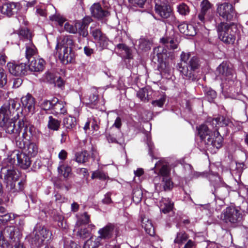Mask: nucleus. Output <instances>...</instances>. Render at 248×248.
I'll return each instance as SVG.
<instances>
[{"mask_svg":"<svg viewBox=\"0 0 248 248\" xmlns=\"http://www.w3.org/2000/svg\"><path fill=\"white\" fill-rule=\"evenodd\" d=\"M73 45V40L70 37H64L62 39L57 40L55 46L56 53L58 54L60 60L64 64L72 62L73 55L71 51Z\"/></svg>","mask_w":248,"mask_h":248,"instance_id":"5","label":"nucleus"},{"mask_svg":"<svg viewBox=\"0 0 248 248\" xmlns=\"http://www.w3.org/2000/svg\"><path fill=\"white\" fill-rule=\"evenodd\" d=\"M206 96L210 102H213L215 98L217 97L216 92L211 88H207L205 90Z\"/></svg>","mask_w":248,"mask_h":248,"instance_id":"50","label":"nucleus"},{"mask_svg":"<svg viewBox=\"0 0 248 248\" xmlns=\"http://www.w3.org/2000/svg\"><path fill=\"white\" fill-rule=\"evenodd\" d=\"M142 226L144 228V230L147 233L151 236H153L155 234L154 228L151 221L147 220L145 223L144 220L142 221Z\"/></svg>","mask_w":248,"mask_h":248,"instance_id":"39","label":"nucleus"},{"mask_svg":"<svg viewBox=\"0 0 248 248\" xmlns=\"http://www.w3.org/2000/svg\"><path fill=\"white\" fill-rule=\"evenodd\" d=\"M79 21L80 22H82V24L88 29L89 25L93 21V19L90 16H86L84 17L82 20Z\"/></svg>","mask_w":248,"mask_h":248,"instance_id":"62","label":"nucleus"},{"mask_svg":"<svg viewBox=\"0 0 248 248\" xmlns=\"http://www.w3.org/2000/svg\"><path fill=\"white\" fill-rule=\"evenodd\" d=\"M16 159V152H14L4 160L2 168H7L8 170L15 169L14 165Z\"/></svg>","mask_w":248,"mask_h":248,"instance_id":"28","label":"nucleus"},{"mask_svg":"<svg viewBox=\"0 0 248 248\" xmlns=\"http://www.w3.org/2000/svg\"><path fill=\"white\" fill-rule=\"evenodd\" d=\"M196 128L200 138L205 143L207 138L213 136L212 131L207 125H199Z\"/></svg>","mask_w":248,"mask_h":248,"instance_id":"23","label":"nucleus"},{"mask_svg":"<svg viewBox=\"0 0 248 248\" xmlns=\"http://www.w3.org/2000/svg\"><path fill=\"white\" fill-rule=\"evenodd\" d=\"M98 232L99 235L96 239L97 240H108L117 235L118 231L116 226L113 224L108 223L103 228L99 229Z\"/></svg>","mask_w":248,"mask_h":248,"instance_id":"12","label":"nucleus"},{"mask_svg":"<svg viewBox=\"0 0 248 248\" xmlns=\"http://www.w3.org/2000/svg\"><path fill=\"white\" fill-rule=\"evenodd\" d=\"M98 99V94L96 92L94 93H91L90 95L86 96L85 100L86 101V103L89 104L96 105Z\"/></svg>","mask_w":248,"mask_h":248,"instance_id":"48","label":"nucleus"},{"mask_svg":"<svg viewBox=\"0 0 248 248\" xmlns=\"http://www.w3.org/2000/svg\"><path fill=\"white\" fill-rule=\"evenodd\" d=\"M181 62L178 64V69L182 74L189 79H195L193 71L200 67L198 58L190 52H183L181 55Z\"/></svg>","mask_w":248,"mask_h":248,"instance_id":"2","label":"nucleus"},{"mask_svg":"<svg viewBox=\"0 0 248 248\" xmlns=\"http://www.w3.org/2000/svg\"><path fill=\"white\" fill-rule=\"evenodd\" d=\"M162 182L165 190H169L172 187V183L170 181V176L163 178Z\"/></svg>","mask_w":248,"mask_h":248,"instance_id":"55","label":"nucleus"},{"mask_svg":"<svg viewBox=\"0 0 248 248\" xmlns=\"http://www.w3.org/2000/svg\"><path fill=\"white\" fill-rule=\"evenodd\" d=\"M59 174H61L64 178H68L71 174V168L68 166L61 165L58 168Z\"/></svg>","mask_w":248,"mask_h":248,"instance_id":"41","label":"nucleus"},{"mask_svg":"<svg viewBox=\"0 0 248 248\" xmlns=\"http://www.w3.org/2000/svg\"><path fill=\"white\" fill-rule=\"evenodd\" d=\"M216 74L217 77L222 81L223 84L228 82L231 84L236 78L232 67L226 62H222L217 67Z\"/></svg>","mask_w":248,"mask_h":248,"instance_id":"9","label":"nucleus"},{"mask_svg":"<svg viewBox=\"0 0 248 248\" xmlns=\"http://www.w3.org/2000/svg\"><path fill=\"white\" fill-rule=\"evenodd\" d=\"M22 107L25 111L33 113L35 111V101L34 98L30 93H27L21 98Z\"/></svg>","mask_w":248,"mask_h":248,"instance_id":"17","label":"nucleus"},{"mask_svg":"<svg viewBox=\"0 0 248 248\" xmlns=\"http://www.w3.org/2000/svg\"><path fill=\"white\" fill-rule=\"evenodd\" d=\"M188 239L187 234L184 232H180L177 233L176 237L174 240V243L182 244Z\"/></svg>","mask_w":248,"mask_h":248,"instance_id":"47","label":"nucleus"},{"mask_svg":"<svg viewBox=\"0 0 248 248\" xmlns=\"http://www.w3.org/2000/svg\"><path fill=\"white\" fill-rule=\"evenodd\" d=\"M13 218L14 215L7 212L3 215H0V223H6Z\"/></svg>","mask_w":248,"mask_h":248,"instance_id":"53","label":"nucleus"},{"mask_svg":"<svg viewBox=\"0 0 248 248\" xmlns=\"http://www.w3.org/2000/svg\"><path fill=\"white\" fill-rule=\"evenodd\" d=\"M217 6V12L223 20L230 22L236 18L237 12L231 3L226 2L219 3Z\"/></svg>","mask_w":248,"mask_h":248,"instance_id":"8","label":"nucleus"},{"mask_svg":"<svg viewBox=\"0 0 248 248\" xmlns=\"http://www.w3.org/2000/svg\"><path fill=\"white\" fill-rule=\"evenodd\" d=\"M142 192L140 190H134L133 193V200L136 202H140L142 198Z\"/></svg>","mask_w":248,"mask_h":248,"instance_id":"59","label":"nucleus"},{"mask_svg":"<svg viewBox=\"0 0 248 248\" xmlns=\"http://www.w3.org/2000/svg\"><path fill=\"white\" fill-rule=\"evenodd\" d=\"M173 207V203L171 202L169 198H164L160 202V210L164 213L166 214L172 210Z\"/></svg>","mask_w":248,"mask_h":248,"instance_id":"27","label":"nucleus"},{"mask_svg":"<svg viewBox=\"0 0 248 248\" xmlns=\"http://www.w3.org/2000/svg\"><path fill=\"white\" fill-rule=\"evenodd\" d=\"M7 75L5 70L0 66V88H3L7 83Z\"/></svg>","mask_w":248,"mask_h":248,"instance_id":"52","label":"nucleus"},{"mask_svg":"<svg viewBox=\"0 0 248 248\" xmlns=\"http://www.w3.org/2000/svg\"><path fill=\"white\" fill-rule=\"evenodd\" d=\"M165 100L166 99L164 97H162L158 100L153 101L152 104L154 107H158L161 108L163 107L164 104L165 103Z\"/></svg>","mask_w":248,"mask_h":248,"instance_id":"61","label":"nucleus"},{"mask_svg":"<svg viewBox=\"0 0 248 248\" xmlns=\"http://www.w3.org/2000/svg\"><path fill=\"white\" fill-rule=\"evenodd\" d=\"M89 155L87 151L77 153L76 154V161L79 163H83L88 161Z\"/></svg>","mask_w":248,"mask_h":248,"instance_id":"40","label":"nucleus"},{"mask_svg":"<svg viewBox=\"0 0 248 248\" xmlns=\"http://www.w3.org/2000/svg\"><path fill=\"white\" fill-rule=\"evenodd\" d=\"M24 150L25 152V153H26V155L28 154L31 156H35L38 151V146L34 143H30L25 148Z\"/></svg>","mask_w":248,"mask_h":248,"instance_id":"36","label":"nucleus"},{"mask_svg":"<svg viewBox=\"0 0 248 248\" xmlns=\"http://www.w3.org/2000/svg\"><path fill=\"white\" fill-rule=\"evenodd\" d=\"M160 42L164 45L170 44V48L174 49L177 48L179 42L176 39H174L171 36H166L161 38Z\"/></svg>","mask_w":248,"mask_h":248,"instance_id":"31","label":"nucleus"},{"mask_svg":"<svg viewBox=\"0 0 248 248\" xmlns=\"http://www.w3.org/2000/svg\"><path fill=\"white\" fill-rule=\"evenodd\" d=\"M207 123H212L213 124H229L232 123L228 119H226L223 116H218L216 118L208 117L206 120Z\"/></svg>","mask_w":248,"mask_h":248,"instance_id":"30","label":"nucleus"},{"mask_svg":"<svg viewBox=\"0 0 248 248\" xmlns=\"http://www.w3.org/2000/svg\"><path fill=\"white\" fill-rule=\"evenodd\" d=\"M75 123H77L75 117L69 116L63 119V124H74Z\"/></svg>","mask_w":248,"mask_h":248,"instance_id":"63","label":"nucleus"},{"mask_svg":"<svg viewBox=\"0 0 248 248\" xmlns=\"http://www.w3.org/2000/svg\"><path fill=\"white\" fill-rule=\"evenodd\" d=\"M218 38L226 45H233L238 32L237 24L222 21L216 27Z\"/></svg>","mask_w":248,"mask_h":248,"instance_id":"3","label":"nucleus"},{"mask_svg":"<svg viewBox=\"0 0 248 248\" xmlns=\"http://www.w3.org/2000/svg\"><path fill=\"white\" fill-rule=\"evenodd\" d=\"M177 11L182 16H187L190 13L189 7L185 3H182L177 5Z\"/></svg>","mask_w":248,"mask_h":248,"instance_id":"42","label":"nucleus"},{"mask_svg":"<svg viewBox=\"0 0 248 248\" xmlns=\"http://www.w3.org/2000/svg\"><path fill=\"white\" fill-rule=\"evenodd\" d=\"M1 176L3 177L8 192L15 193L23 190L24 184L22 181L18 182L17 186H16V182L19 177V173L16 169L8 170L7 168H2Z\"/></svg>","mask_w":248,"mask_h":248,"instance_id":"4","label":"nucleus"},{"mask_svg":"<svg viewBox=\"0 0 248 248\" xmlns=\"http://www.w3.org/2000/svg\"><path fill=\"white\" fill-rule=\"evenodd\" d=\"M139 46L142 50H147L150 49V42L145 39H140L139 40Z\"/></svg>","mask_w":248,"mask_h":248,"instance_id":"54","label":"nucleus"},{"mask_svg":"<svg viewBox=\"0 0 248 248\" xmlns=\"http://www.w3.org/2000/svg\"><path fill=\"white\" fill-rule=\"evenodd\" d=\"M206 14V13L200 11L197 16H195L193 19L192 23L195 25H197L198 26H203L205 21V16Z\"/></svg>","mask_w":248,"mask_h":248,"instance_id":"37","label":"nucleus"},{"mask_svg":"<svg viewBox=\"0 0 248 248\" xmlns=\"http://www.w3.org/2000/svg\"><path fill=\"white\" fill-rule=\"evenodd\" d=\"M179 31L188 36H194L196 34V30L195 27L192 24H187L186 22H183L181 24H179L177 25Z\"/></svg>","mask_w":248,"mask_h":248,"instance_id":"20","label":"nucleus"},{"mask_svg":"<svg viewBox=\"0 0 248 248\" xmlns=\"http://www.w3.org/2000/svg\"><path fill=\"white\" fill-rule=\"evenodd\" d=\"M19 3H22L24 5H22L21 6V11H26L29 7H32L36 3L35 0L28 2L25 0H22L19 2Z\"/></svg>","mask_w":248,"mask_h":248,"instance_id":"56","label":"nucleus"},{"mask_svg":"<svg viewBox=\"0 0 248 248\" xmlns=\"http://www.w3.org/2000/svg\"><path fill=\"white\" fill-rule=\"evenodd\" d=\"M222 220L227 224L235 226L243 220L241 211L234 207H228L223 211L221 215Z\"/></svg>","mask_w":248,"mask_h":248,"instance_id":"6","label":"nucleus"},{"mask_svg":"<svg viewBox=\"0 0 248 248\" xmlns=\"http://www.w3.org/2000/svg\"><path fill=\"white\" fill-rule=\"evenodd\" d=\"M95 246L93 242L91 239H89L86 241L83 246V248H94Z\"/></svg>","mask_w":248,"mask_h":248,"instance_id":"64","label":"nucleus"},{"mask_svg":"<svg viewBox=\"0 0 248 248\" xmlns=\"http://www.w3.org/2000/svg\"><path fill=\"white\" fill-rule=\"evenodd\" d=\"M17 34L20 39L29 41V42L31 41V34L30 31L27 28H21L17 31Z\"/></svg>","mask_w":248,"mask_h":248,"instance_id":"32","label":"nucleus"},{"mask_svg":"<svg viewBox=\"0 0 248 248\" xmlns=\"http://www.w3.org/2000/svg\"><path fill=\"white\" fill-rule=\"evenodd\" d=\"M22 3L18 2H10L3 4L0 6V12L7 16L10 17L21 11V6ZM23 5H24L23 4Z\"/></svg>","mask_w":248,"mask_h":248,"instance_id":"14","label":"nucleus"},{"mask_svg":"<svg viewBox=\"0 0 248 248\" xmlns=\"http://www.w3.org/2000/svg\"><path fill=\"white\" fill-rule=\"evenodd\" d=\"M45 64V61L42 59L33 60L30 62L28 67L31 71L40 72L44 69Z\"/></svg>","mask_w":248,"mask_h":248,"instance_id":"25","label":"nucleus"},{"mask_svg":"<svg viewBox=\"0 0 248 248\" xmlns=\"http://www.w3.org/2000/svg\"><path fill=\"white\" fill-rule=\"evenodd\" d=\"M16 152L18 165L23 169H27L31 164V160L29 156L26 155V153Z\"/></svg>","mask_w":248,"mask_h":248,"instance_id":"21","label":"nucleus"},{"mask_svg":"<svg viewBox=\"0 0 248 248\" xmlns=\"http://www.w3.org/2000/svg\"><path fill=\"white\" fill-rule=\"evenodd\" d=\"M93 17L98 20H104L110 15L108 8H103L99 3H94L90 8Z\"/></svg>","mask_w":248,"mask_h":248,"instance_id":"13","label":"nucleus"},{"mask_svg":"<svg viewBox=\"0 0 248 248\" xmlns=\"http://www.w3.org/2000/svg\"><path fill=\"white\" fill-rule=\"evenodd\" d=\"M55 78L56 77L54 74L51 71H48L43 75L40 80L41 82L52 84L55 83Z\"/></svg>","mask_w":248,"mask_h":248,"instance_id":"35","label":"nucleus"},{"mask_svg":"<svg viewBox=\"0 0 248 248\" xmlns=\"http://www.w3.org/2000/svg\"><path fill=\"white\" fill-rule=\"evenodd\" d=\"M92 179H98L101 181H105L109 179L107 173L102 170H97L92 172Z\"/></svg>","mask_w":248,"mask_h":248,"instance_id":"33","label":"nucleus"},{"mask_svg":"<svg viewBox=\"0 0 248 248\" xmlns=\"http://www.w3.org/2000/svg\"><path fill=\"white\" fill-rule=\"evenodd\" d=\"M137 96L141 100L146 102L149 100L148 94L146 91L144 90H140L137 93Z\"/></svg>","mask_w":248,"mask_h":248,"instance_id":"58","label":"nucleus"},{"mask_svg":"<svg viewBox=\"0 0 248 248\" xmlns=\"http://www.w3.org/2000/svg\"><path fill=\"white\" fill-rule=\"evenodd\" d=\"M201 11L206 13L207 11L211 8V4L207 0H203L201 3Z\"/></svg>","mask_w":248,"mask_h":248,"instance_id":"60","label":"nucleus"},{"mask_svg":"<svg viewBox=\"0 0 248 248\" xmlns=\"http://www.w3.org/2000/svg\"><path fill=\"white\" fill-rule=\"evenodd\" d=\"M90 234V231L87 228L78 229L77 233V236L83 239L89 237Z\"/></svg>","mask_w":248,"mask_h":248,"instance_id":"49","label":"nucleus"},{"mask_svg":"<svg viewBox=\"0 0 248 248\" xmlns=\"http://www.w3.org/2000/svg\"><path fill=\"white\" fill-rule=\"evenodd\" d=\"M90 221V216L88 215L87 213L85 212L78 220L76 224V227L78 228L83 224H88Z\"/></svg>","mask_w":248,"mask_h":248,"instance_id":"43","label":"nucleus"},{"mask_svg":"<svg viewBox=\"0 0 248 248\" xmlns=\"http://www.w3.org/2000/svg\"><path fill=\"white\" fill-rule=\"evenodd\" d=\"M76 33H78L80 36L86 37L88 35V29L80 22V21H76Z\"/></svg>","mask_w":248,"mask_h":248,"instance_id":"34","label":"nucleus"},{"mask_svg":"<svg viewBox=\"0 0 248 248\" xmlns=\"http://www.w3.org/2000/svg\"><path fill=\"white\" fill-rule=\"evenodd\" d=\"M117 48L121 51H124V54L127 59L132 58V53L130 49L124 44H119L117 46Z\"/></svg>","mask_w":248,"mask_h":248,"instance_id":"45","label":"nucleus"},{"mask_svg":"<svg viewBox=\"0 0 248 248\" xmlns=\"http://www.w3.org/2000/svg\"><path fill=\"white\" fill-rule=\"evenodd\" d=\"M7 67L9 72L15 76H22L26 74L28 66L25 63L8 62Z\"/></svg>","mask_w":248,"mask_h":248,"instance_id":"15","label":"nucleus"},{"mask_svg":"<svg viewBox=\"0 0 248 248\" xmlns=\"http://www.w3.org/2000/svg\"><path fill=\"white\" fill-rule=\"evenodd\" d=\"M56 101L55 103L53 104L52 110L53 113L56 114H63L66 113V108H65V103L63 101H59V100L56 98Z\"/></svg>","mask_w":248,"mask_h":248,"instance_id":"26","label":"nucleus"},{"mask_svg":"<svg viewBox=\"0 0 248 248\" xmlns=\"http://www.w3.org/2000/svg\"><path fill=\"white\" fill-rule=\"evenodd\" d=\"M37 50L32 41L26 44V58L29 61L30 59L36 54Z\"/></svg>","mask_w":248,"mask_h":248,"instance_id":"29","label":"nucleus"},{"mask_svg":"<svg viewBox=\"0 0 248 248\" xmlns=\"http://www.w3.org/2000/svg\"><path fill=\"white\" fill-rule=\"evenodd\" d=\"M16 228L14 226H7L3 231L0 232V247L5 248L9 243L16 242L15 237Z\"/></svg>","mask_w":248,"mask_h":248,"instance_id":"11","label":"nucleus"},{"mask_svg":"<svg viewBox=\"0 0 248 248\" xmlns=\"http://www.w3.org/2000/svg\"><path fill=\"white\" fill-rule=\"evenodd\" d=\"M21 125H3L6 132L9 134L15 133L19 134L21 130Z\"/></svg>","mask_w":248,"mask_h":248,"instance_id":"38","label":"nucleus"},{"mask_svg":"<svg viewBox=\"0 0 248 248\" xmlns=\"http://www.w3.org/2000/svg\"><path fill=\"white\" fill-rule=\"evenodd\" d=\"M90 33L93 39L97 41L99 46L102 49L106 48L108 45L109 39L105 34L99 29H94L91 31Z\"/></svg>","mask_w":248,"mask_h":248,"instance_id":"16","label":"nucleus"},{"mask_svg":"<svg viewBox=\"0 0 248 248\" xmlns=\"http://www.w3.org/2000/svg\"><path fill=\"white\" fill-rule=\"evenodd\" d=\"M20 107V103L15 99H10L0 108V124H24L27 119L22 113H16V110Z\"/></svg>","mask_w":248,"mask_h":248,"instance_id":"1","label":"nucleus"},{"mask_svg":"<svg viewBox=\"0 0 248 248\" xmlns=\"http://www.w3.org/2000/svg\"><path fill=\"white\" fill-rule=\"evenodd\" d=\"M217 194L221 199H225L229 194V191L227 188L222 187L216 190Z\"/></svg>","mask_w":248,"mask_h":248,"instance_id":"51","label":"nucleus"},{"mask_svg":"<svg viewBox=\"0 0 248 248\" xmlns=\"http://www.w3.org/2000/svg\"><path fill=\"white\" fill-rule=\"evenodd\" d=\"M64 28L67 32L73 34L76 33L77 29L76 28V23L74 25H73L68 22H66L64 24Z\"/></svg>","mask_w":248,"mask_h":248,"instance_id":"57","label":"nucleus"},{"mask_svg":"<svg viewBox=\"0 0 248 248\" xmlns=\"http://www.w3.org/2000/svg\"><path fill=\"white\" fill-rule=\"evenodd\" d=\"M155 168L159 170L158 174L163 178L170 176V170L167 163L159 161L155 164Z\"/></svg>","mask_w":248,"mask_h":248,"instance_id":"24","label":"nucleus"},{"mask_svg":"<svg viewBox=\"0 0 248 248\" xmlns=\"http://www.w3.org/2000/svg\"><path fill=\"white\" fill-rule=\"evenodd\" d=\"M219 132L214 133V136L209 137L205 140V144L207 145H211L217 149L220 148L222 145L223 138L219 135Z\"/></svg>","mask_w":248,"mask_h":248,"instance_id":"22","label":"nucleus"},{"mask_svg":"<svg viewBox=\"0 0 248 248\" xmlns=\"http://www.w3.org/2000/svg\"><path fill=\"white\" fill-rule=\"evenodd\" d=\"M49 19L51 21L55 22L60 26H62L63 23L66 21L65 18L60 14H55L50 16Z\"/></svg>","mask_w":248,"mask_h":248,"instance_id":"44","label":"nucleus"},{"mask_svg":"<svg viewBox=\"0 0 248 248\" xmlns=\"http://www.w3.org/2000/svg\"><path fill=\"white\" fill-rule=\"evenodd\" d=\"M51 235V233L46 228L37 226L33 232L31 241L37 247H40L46 239L48 241Z\"/></svg>","mask_w":248,"mask_h":248,"instance_id":"10","label":"nucleus"},{"mask_svg":"<svg viewBox=\"0 0 248 248\" xmlns=\"http://www.w3.org/2000/svg\"><path fill=\"white\" fill-rule=\"evenodd\" d=\"M56 98H53L51 100H45L41 104V107L44 110L52 109L53 104L55 103Z\"/></svg>","mask_w":248,"mask_h":248,"instance_id":"46","label":"nucleus"},{"mask_svg":"<svg viewBox=\"0 0 248 248\" xmlns=\"http://www.w3.org/2000/svg\"><path fill=\"white\" fill-rule=\"evenodd\" d=\"M153 58L155 61H157L160 64V67H163V65H166L164 60L167 57V50L164 47L159 46L155 47L153 51Z\"/></svg>","mask_w":248,"mask_h":248,"instance_id":"18","label":"nucleus"},{"mask_svg":"<svg viewBox=\"0 0 248 248\" xmlns=\"http://www.w3.org/2000/svg\"><path fill=\"white\" fill-rule=\"evenodd\" d=\"M36 123L39 124H60L61 123L46 111L39 113L36 117Z\"/></svg>","mask_w":248,"mask_h":248,"instance_id":"19","label":"nucleus"},{"mask_svg":"<svg viewBox=\"0 0 248 248\" xmlns=\"http://www.w3.org/2000/svg\"><path fill=\"white\" fill-rule=\"evenodd\" d=\"M155 11L163 19V21L169 25H177L178 20L173 15L171 7L168 4H156Z\"/></svg>","mask_w":248,"mask_h":248,"instance_id":"7","label":"nucleus"}]
</instances>
